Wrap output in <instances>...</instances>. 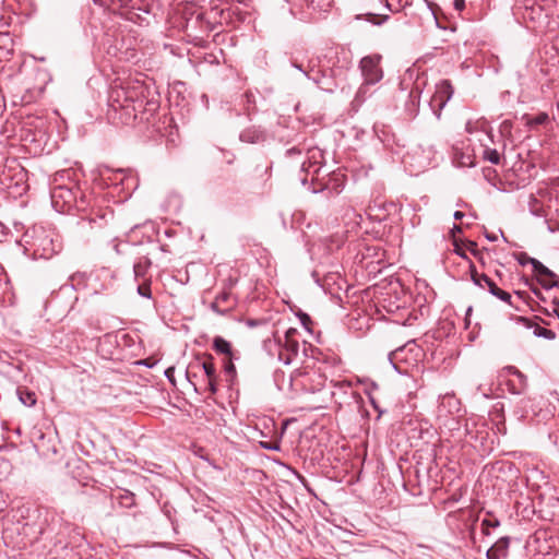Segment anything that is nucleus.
I'll use <instances>...</instances> for the list:
<instances>
[{"instance_id": "obj_1", "label": "nucleus", "mask_w": 559, "mask_h": 559, "mask_svg": "<svg viewBox=\"0 0 559 559\" xmlns=\"http://www.w3.org/2000/svg\"><path fill=\"white\" fill-rule=\"evenodd\" d=\"M31 238L32 240H27V242L31 245L34 255L40 259L52 258L61 248L53 234L43 227L34 228Z\"/></svg>"}, {"instance_id": "obj_2", "label": "nucleus", "mask_w": 559, "mask_h": 559, "mask_svg": "<svg viewBox=\"0 0 559 559\" xmlns=\"http://www.w3.org/2000/svg\"><path fill=\"white\" fill-rule=\"evenodd\" d=\"M297 329L289 328L283 337L274 335V346L278 349V359L285 365H289L298 355L299 342L296 338Z\"/></svg>"}, {"instance_id": "obj_3", "label": "nucleus", "mask_w": 559, "mask_h": 559, "mask_svg": "<svg viewBox=\"0 0 559 559\" xmlns=\"http://www.w3.org/2000/svg\"><path fill=\"white\" fill-rule=\"evenodd\" d=\"M469 269H471V278H472V281H473V283L475 285H477V286H479L480 288H484V289L487 288L488 292L492 296H495L498 299H500V300L507 302L508 305L514 307L516 310H520V307L512 302L511 295L508 292L499 288L497 286V284L488 275H486L485 273H480L479 274L476 271L474 264H471Z\"/></svg>"}, {"instance_id": "obj_4", "label": "nucleus", "mask_w": 559, "mask_h": 559, "mask_svg": "<svg viewBox=\"0 0 559 559\" xmlns=\"http://www.w3.org/2000/svg\"><path fill=\"white\" fill-rule=\"evenodd\" d=\"M454 88L449 80H442L436 85V92L432 95L429 106L436 117H441V111L452 98Z\"/></svg>"}, {"instance_id": "obj_5", "label": "nucleus", "mask_w": 559, "mask_h": 559, "mask_svg": "<svg viewBox=\"0 0 559 559\" xmlns=\"http://www.w3.org/2000/svg\"><path fill=\"white\" fill-rule=\"evenodd\" d=\"M51 204L58 212H66L76 204V192L64 186H56L51 189Z\"/></svg>"}, {"instance_id": "obj_6", "label": "nucleus", "mask_w": 559, "mask_h": 559, "mask_svg": "<svg viewBox=\"0 0 559 559\" xmlns=\"http://www.w3.org/2000/svg\"><path fill=\"white\" fill-rule=\"evenodd\" d=\"M381 56H366L360 60V70L367 84H376L383 78L380 67Z\"/></svg>"}, {"instance_id": "obj_7", "label": "nucleus", "mask_w": 559, "mask_h": 559, "mask_svg": "<svg viewBox=\"0 0 559 559\" xmlns=\"http://www.w3.org/2000/svg\"><path fill=\"white\" fill-rule=\"evenodd\" d=\"M114 219V211L109 207L93 206L90 212L82 216L79 224L87 223L92 228H103Z\"/></svg>"}, {"instance_id": "obj_8", "label": "nucleus", "mask_w": 559, "mask_h": 559, "mask_svg": "<svg viewBox=\"0 0 559 559\" xmlns=\"http://www.w3.org/2000/svg\"><path fill=\"white\" fill-rule=\"evenodd\" d=\"M237 305L236 298L228 290L221 292L211 304V309L218 314L229 313Z\"/></svg>"}, {"instance_id": "obj_9", "label": "nucleus", "mask_w": 559, "mask_h": 559, "mask_svg": "<svg viewBox=\"0 0 559 559\" xmlns=\"http://www.w3.org/2000/svg\"><path fill=\"white\" fill-rule=\"evenodd\" d=\"M520 264L525 265L527 263L532 264L534 272H536L539 276L546 277H557L552 271H550L547 266H545L540 261L535 258L528 257L526 253H521L518 258Z\"/></svg>"}, {"instance_id": "obj_10", "label": "nucleus", "mask_w": 559, "mask_h": 559, "mask_svg": "<svg viewBox=\"0 0 559 559\" xmlns=\"http://www.w3.org/2000/svg\"><path fill=\"white\" fill-rule=\"evenodd\" d=\"M213 349L217 354L226 355L229 358L233 357L231 344L228 341H226L224 337H222V336H215L214 337V340H213Z\"/></svg>"}, {"instance_id": "obj_11", "label": "nucleus", "mask_w": 559, "mask_h": 559, "mask_svg": "<svg viewBox=\"0 0 559 559\" xmlns=\"http://www.w3.org/2000/svg\"><path fill=\"white\" fill-rule=\"evenodd\" d=\"M151 266V260L146 257L140 258L133 265L134 276L135 278H146L147 271Z\"/></svg>"}, {"instance_id": "obj_12", "label": "nucleus", "mask_w": 559, "mask_h": 559, "mask_svg": "<svg viewBox=\"0 0 559 559\" xmlns=\"http://www.w3.org/2000/svg\"><path fill=\"white\" fill-rule=\"evenodd\" d=\"M16 393L20 402L27 407L34 406L37 402L36 394L25 388H19Z\"/></svg>"}, {"instance_id": "obj_13", "label": "nucleus", "mask_w": 559, "mask_h": 559, "mask_svg": "<svg viewBox=\"0 0 559 559\" xmlns=\"http://www.w3.org/2000/svg\"><path fill=\"white\" fill-rule=\"evenodd\" d=\"M91 280V275H87L86 273H74L70 277L71 286L74 289H82L87 286L88 281Z\"/></svg>"}, {"instance_id": "obj_14", "label": "nucleus", "mask_w": 559, "mask_h": 559, "mask_svg": "<svg viewBox=\"0 0 559 559\" xmlns=\"http://www.w3.org/2000/svg\"><path fill=\"white\" fill-rule=\"evenodd\" d=\"M263 133L257 130H245L240 133V140L242 142L255 143L263 140Z\"/></svg>"}, {"instance_id": "obj_15", "label": "nucleus", "mask_w": 559, "mask_h": 559, "mask_svg": "<svg viewBox=\"0 0 559 559\" xmlns=\"http://www.w3.org/2000/svg\"><path fill=\"white\" fill-rule=\"evenodd\" d=\"M212 360H213L212 355H209L206 361L197 362L198 367H202L207 379H212V378L216 377V368Z\"/></svg>"}, {"instance_id": "obj_16", "label": "nucleus", "mask_w": 559, "mask_h": 559, "mask_svg": "<svg viewBox=\"0 0 559 559\" xmlns=\"http://www.w3.org/2000/svg\"><path fill=\"white\" fill-rule=\"evenodd\" d=\"M509 546L510 538L506 536L499 538L492 547L495 548L496 552H498V555H500L502 558H506L508 555Z\"/></svg>"}, {"instance_id": "obj_17", "label": "nucleus", "mask_w": 559, "mask_h": 559, "mask_svg": "<svg viewBox=\"0 0 559 559\" xmlns=\"http://www.w3.org/2000/svg\"><path fill=\"white\" fill-rule=\"evenodd\" d=\"M411 0H386V8L391 12H399L400 10L411 5Z\"/></svg>"}, {"instance_id": "obj_18", "label": "nucleus", "mask_w": 559, "mask_h": 559, "mask_svg": "<svg viewBox=\"0 0 559 559\" xmlns=\"http://www.w3.org/2000/svg\"><path fill=\"white\" fill-rule=\"evenodd\" d=\"M484 159L498 165L500 163V154L497 150L487 147L484 150Z\"/></svg>"}, {"instance_id": "obj_19", "label": "nucleus", "mask_w": 559, "mask_h": 559, "mask_svg": "<svg viewBox=\"0 0 559 559\" xmlns=\"http://www.w3.org/2000/svg\"><path fill=\"white\" fill-rule=\"evenodd\" d=\"M534 335L537 337H544L547 340L556 338V333L552 330L545 329L539 325H535Z\"/></svg>"}, {"instance_id": "obj_20", "label": "nucleus", "mask_w": 559, "mask_h": 559, "mask_svg": "<svg viewBox=\"0 0 559 559\" xmlns=\"http://www.w3.org/2000/svg\"><path fill=\"white\" fill-rule=\"evenodd\" d=\"M138 294L148 299L152 298L150 280H145L141 285L138 286Z\"/></svg>"}, {"instance_id": "obj_21", "label": "nucleus", "mask_w": 559, "mask_h": 559, "mask_svg": "<svg viewBox=\"0 0 559 559\" xmlns=\"http://www.w3.org/2000/svg\"><path fill=\"white\" fill-rule=\"evenodd\" d=\"M543 278H539V283L545 289H550L552 287H559V278L557 277H546L542 276Z\"/></svg>"}, {"instance_id": "obj_22", "label": "nucleus", "mask_w": 559, "mask_h": 559, "mask_svg": "<svg viewBox=\"0 0 559 559\" xmlns=\"http://www.w3.org/2000/svg\"><path fill=\"white\" fill-rule=\"evenodd\" d=\"M366 20L374 25H381L389 20V15L378 16L377 14L368 13Z\"/></svg>"}, {"instance_id": "obj_23", "label": "nucleus", "mask_w": 559, "mask_h": 559, "mask_svg": "<svg viewBox=\"0 0 559 559\" xmlns=\"http://www.w3.org/2000/svg\"><path fill=\"white\" fill-rule=\"evenodd\" d=\"M120 503L127 508L132 507L134 504V495L128 491L124 495H121Z\"/></svg>"}, {"instance_id": "obj_24", "label": "nucleus", "mask_w": 559, "mask_h": 559, "mask_svg": "<svg viewBox=\"0 0 559 559\" xmlns=\"http://www.w3.org/2000/svg\"><path fill=\"white\" fill-rule=\"evenodd\" d=\"M545 314L551 316V314H558L559 313V298L554 297L551 300V310H548L546 308L540 309Z\"/></svg>"}, {"instance_id": "obj_25", "label": "nucleus", "mask_w": 559, "mask_h": 559, "mask_svg": "<svg viewBox=\"0 0 559 559\" xmlns=\"http://www.w3.org/2000/svg\"><path fill=\"white\" fill-rule=\"evenodd\" d=\"M515 377L519 379L520 388L516 391H513V393L520 394L527 385V377L521 371H519Z\"/></svg>"}, {"instance_id": "obj_26", "label": "nucleus", "mask_w": 559, "mask_h": 559, "mask_svg": "<svg viewBox=\"0 0 559 559\" xmlns=\"http://www.w3.org/2000/svg\"><path fill=\"white\" fill-rule=\"evenodd\" d=\"M299 319H300V322L304 325V328L308 331H311V328H310V325L312 324L311 318L307 313L302 312L299 314Z\"/></svg>"}, {"instance_id": "obj_27", "label": "nucleus", "mask_w": 559, "mask_h": 559, "mask_svg": "<svg viewBox=\"0 0 559 559\" xmlns=\"http://www.w3.org/2000/svg\"><path fill=\"white\" fill-rule=\"evenodd\" d=\"M293 66L298 69L299 71L304 72L309 79L313 80L317 84L320 83L319 79L317 78V75H311V71H306L301 64H298L296 62L293 63Z\"/></svg>"}, {"instance_id": "obj_28", "label": "nucleus", "mask_w": 559, "mask_h": 559, "mask_svg": "<svg viewBox=\"0 0 559 559\" xmlns=\"http://www.w3.org/2000/svg\"><path fill=\"white\" fill-rule=\"evenodd\" d=\"M260 445L265 449V450H270V451H278L280 450V443L278 442H260Z\"/></svg>"}, {"instance_id": "obj_29", "label": "nucleus", "mask_w": 559, "mask_h": 559, "mask_svg": "<svg viewBox=\"0 0 559 559\" xmlns=\"http://www.w3.org/2000/svg\"><path fill=\"white\" fill-rule=\"evenodd\" d=\"M465 246H466V249L469 250L473 255H475V257L479 255V251L477 249V243L475 241L468 240Z\"/></svg>"}, {"instance_id": "obj_30", "label": "nucleus", "mask_w": 559, "mask_h": 559, "mask_svg": "<svg viewBox=\"0 0 559 559\" xmlns=\"http://www.w3.org/2000/svg\"><path fill=\"white\" fill-rule=\"evenodd\" d=\"M165 377L170 383L175 384V367H169L165 370Z\"/></svg>"}, {"instance_id": "obj_31", "label": "nucleus", "mask_w": 559, "mask_h": 559, "mask_svg": "<svg viewBox=\"0 0 559 559\" xmlns=\"http://www.w3.org/2000/svg\"><path fill=\"white\" fill-rule=\"evenodd\" d=\"M224 369H225V372L228 373V374H235L236 373V368H235V365L231 361V358H229V361L225 364Z\"/></svg>"}, {"instance_id": "obj_32", "label": "nucleus", "mask_w": 559, "mask_h": 559, "mask_svg": "<svg viewBox=\"0 0 559 559\" xmlns=\"http://www.w3.org/2000/svg\"><path fill=\"white\" fill-rule=\"evenodd\" d=\"M499 525V522L497 520H489V519H484L483 522H481V526L483 527H496Z\"/></svg>"}, {"instance_id": "obj_33", "label": "nucleus", "mask_w": 559, "mask_h": 559, "mask_svg": "<svg viewBox=\"0 0 559 559\" xmlns=\"http://www.w3.org/2000/svg\"><path fill=\"white\" fill-rule=\"evenodd\" d=\"M207 385H209L210 392L212 394H215L216 391H217V388H216V377L212 378V379H207Z\"/></svg>"}, {"instance_id": "obj_34", "label": "nucleus", "mask_w": 559, "mask_h": 559, "mask_svg": "<svg viewBox=\"0 0 559 559\" xmlns=\"http://www.w3.org/2000/svg\"><path fill=\"white\" fill-rule=\"evenodd\" d=\"M454 252L463 259H467L465 251L457 245L456 240H454Z\"/></svg>"}, {"instance_id": "obj_35", "label": "nucleus", "mask_w": 559, "mask_h": 559, "mask_svg": "<svg viewBox=\"0 0 559 559\" xmlns=\"http://www.w3.org/2000/svg\"><path fill=\"white\" fill-rule=\"evenodd\" d=\"M487 558L488 559H500L502 558L500 555H498V552H496L495 548L491 546L488 550H487Z\"/></svg>"}, {"instance_id": "obj_36", "label": "nucleus", "mask_w": 559, "mask_h": 559, "mask_svg": "<svg viewBox=\"0 0 559 559\" xmlns=\"http://www.w3.org/2000/svg\"><path fill=\"white\" fill-rule=\"evenodd\" d=\"M514 320L523 323L527 329L533 326L532 322L525 317H515Z\"/></svg>"}, {"instance_id": "obj_37", "label": "nucleus", "mask_w": 559, "mask_h": 559, "mask_svg": "<svg viewBox=\"0 0 559 559\" xmlns=\"http://www.w3.org/2000/svg\"><path fill=\"white\" fill-rule=\"evenodd\" d=\"M453 4L455 10L462 11L465 8V0H454Z\"/></svg>"}, {"instance_id": "obj_38", "label": "nucleus", "mask_w": 559, "mask_h": 559, "mask_svg": "<svg viewBox=\"0 0 559 559\" xmlns=\"http://www.w3.org/2000/svg\"><path fill=\"white\" fill-rule=\"evenodd\" d=\"M545 536H546V533H545V532H536V533H534V534L530 537V539H531V540H534V542H538L542 537H544V538H545Z\"/></svg>"}, {"instance_id": "obj_39", "label": "nucleus", "mask_w": 559, "mask_h": 559, "mask_svg": "<svg viewBox=\"0 0 559 559\" xmlns=\"http://www.w3.org/2000/svg\"><path fill=\"white\" fill-rule=\"evenodd\" d=\"M547 120H548V115L547 114H540V115H538L535 118V122L538 123V124H542V123H544Z\"/></svg>"}, {"instance_id": "obj_40", "label": "nucleus", "mask_w": 559, "mask_h": 559, "mask_svg": "<svg viewBox=\"0 0 559 559\" xmlns=\"http://www.w3.org/2000/svg\"><path fill=\"white\" fill-rule=\"evenodd\" d=\"M532 292L540 301L546 302V297L542 294V292L538 288H533Z\"/></svg>"}, {"instance_id": "obj_41", "label": "nucleus", "mask_w": 559, "mask_h": 559, "mask_svg": "<svg viewBox=\"0 0 559 559\" xmlns=\"http://www.w3.org/2000/svg\"><path fill=\"white\" fill-rule=\"evenodd\" d=\"M369 401H370L371 405L373 406V408L379 412V416H380L383 413V411H381L379 408V405H378L377 401L370 394H369Z\"/></svg>"}, {"instance_id": "obj_42", "label": "nucleus", "mask_w": 559, "mask_h": 559, "mask_svg": "<svg viewBox=\"0 0 559 559\" xmlns=\"http://www.w3.org/2000/svg\"><path fill=\"white\" fill-rule=\"evenodd\" d=\"M222 153L224 154L227 164H231L234 162V159H235L234 154L228 153V152H222Z\"/></svg>"}, {"instance_id": "obj_43", "label": "nucleus", "mask_w": 559, "mask_h": 559, "mask_svg": "<svg viewBox=\"0 0 559 559\" xmlns=\"http://www.w3.org/2000/svg\"><path fill=\"white\" fill-rule=\"evenodd\" d=\"M506 371H507L508 373H510V374L515 376L516 373H519V371H520V370H519L518 368H515L514 366H508V367L506 368Z\"/></svg>"}, {"instance_id": "obj_44", "label": "nucleus", "mask_w": 559, "mask_h": 559, "mask_svg": "<svg viewBox=\"0 0 559 559\" xmlns=\"http://www.w3.org/2000/svg\"><path fill=\"white\" fill-rule=\"evenodd\" d=\"M409 97L412 98L413 104L418 103V98H419L418 94L414 95V92H412L409 94Z\"/></svg>"}, {"instance_id": "obj_45", "label": "nucleus", "mask_w": 559, "mask_h": 559, "mask_svg": "<svg viewBox=\"0 0 559 559\" xmlns=\"http://www.w3.org/2000/svg\"><path fill=\"white\" fill-rule=\"evenodd\" d=\"M299 153H300V151H299V150H297L296 147H293V148L287 150V154H288V155L299 154Z\"/></svg>"}, {"instance_id": "obj_46", "label": "nucleus", "mask_w": 559, "mask_h": 559, "mask_svg": "<svg viewBox=\"0 0 559 559\" xmlns=\"http://www.w3.org/2000/svg\"><path fill=\"white\" fill-rule=\"evenodd\" d=\"M453 216H454L455 219H461V218H463L464 213L460 212V211H456Z\"/></svg>"}, {"instance_id": "obj_47", "label": "nucleus", "mask_w": 559, "mask_h": 559, "mask_svg": "<svg viewBox=\"0 0 559 559\" xmlns=\"http://www.w3.org/2000/svg\"><path fill=\"white\" fill-rule=\"evenodd\" d=\"M7 509V503L4 500L0 501V513L3 512Z\"/></svg>"}, {"instance_id": "obj_48", "label": "nucleus", "mask_w": 559, "mask_h": 559, "mask_svg": "<svg viewBox=\"0 0 559 559\" xmlns=\"http://www.w3.org/2000/svg\"><path fill=\"white\" fill-rule=\"evenodd\" d=\"M486 238L490 241H496L497 240V236L496 235H490V234H487L486 235Z\"/></svg>"}, {"instance_id": "obj_49", "label": "nucleus", "mask_w": 559, "mask_h": 559, "mask_svg": "<svg viewBox=\"0 0 559 559\" xmlns=\"http://www.w3.org/2000/svg\"><path fill=\"white\" fill-rule=\"evenodd\" d=\"M515 295H516L519 298L524 299V297H525V295H526V294H525L524 292H520V290H518V292H515Z\"/></svg>"}, {"instance_id": "obj_50", "label": "nucleus", "mask_w": 559, "mask_h": 559, "mask_svg": "<svg viewBox=\"0 0 559 559\" xmlns=\"http://www.w3.org/2000/svg\"><path fill=\"white\" fill-rule=\"evenodd\" d=\"M453 231H461V227H460V226H457V225H454V226H453Z\"/></svg>"}, {"instance_id": "obj_51", "label": "nucleus", "mask_w": 559, "mask_h": 559, "mask_svg": "<svg viewBox=\"0 0 559 559\" xmlns=\"http://www.w3.org/2000/svg\"><path fill=\"white\" fill-rule=\"evenodd\" d=\"M76 206H78L79 211L85 212V209L82 205L76 204Z\"/></svg>"}, {"instance_id": "obj_52", "label": "nucleus", "mask_w": 559, "mask_h": 559, "mask_svg": "<svg viewBox=\"0 0 559 559\" xmlns=\"http://www.w3.org/2000/svg\"><path fill=\"white\" fill-rule=\"evenodd\" d=\"M403 350V348H399L397 350L393 352L391 355H396L399 352Z\"/></svg>"}, {"instance_id": "obj_53", "label": "nucleus", "mask_w": 559, "mask_h": 559, "mask_svg": "<svg viewBox=\"0 0 559 559\" xmlns=\"http://www.w3.org/2000/svg\"><path fill=\"white\" fill-rule=\"evenodd\" d=\"M186 376H187L188 380H189V381H191V380H190V376H191V374H190V371H189V370H187Z\"/></svg>"}, {"instance_id": "obj_54", "label": "nucleus", "mask_w": 559, "mask_h": 559, "mask_svg": "<svg viewBox=\"0 0 559 559\" xmlns=\"http://www.w3.org/2000/svg\"><path fill=\"white\" fill-rule=\"evenodd\" d=\"M96 4H103V0H94Z\"/></svg>"}, {"instance_id": "obj_55", "label": "nucleus", "mask_w": 559, "mask_h": 559, "mask_svg": "<svg viewBox=\"0 0 559 559\" xmlns=\"http://www.w3.org/2000/svg\"><path fill=\"white\" fill-rule=\"evenodd\" d=\"M558 319H559V313L557 314Z\"/></svg>"}]
</instances>
